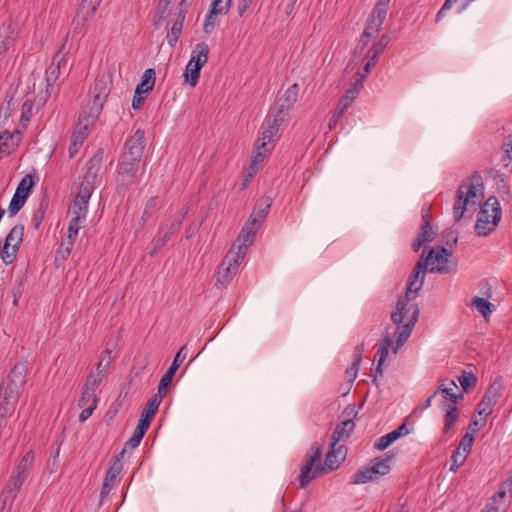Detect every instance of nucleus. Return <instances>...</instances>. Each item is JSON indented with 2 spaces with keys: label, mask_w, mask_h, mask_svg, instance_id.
Here are the masks:
<instances>
[{
  "label": "nucleus",
  "mask_w": 512,
  "mask_h": 512,
  "mask_svg": "<svg viewBox=\"0 0 512 512\" xmlns=\"http://www.w3.org/2000/svg\"><path fill=\"white\" fill-rule=\"evenodd\" d=\"M485 418L484 417L483 419L479 420L477 418H472V421L471 423L468 425V428H467V432L466 433H471L472 436H474L475 434H477L480 430L481 427H483L485 425Z\"/></svg>",
  "instance_id": "56"
},
{
  "label": "nucleus",
  "mask_w": 512,
  "mask_h": 512,
  "mask_svg": "<svg viewBox=\"0 0 512 512\" xmlns=\"http://www.w3.org/2000/svg\"><path fill=\"white\" fill-rule=\"evenodd\" d=\"M155 84V71L152 68L146 69L141 76L140 83L135 89L137 95H142L151 91Z\"/></svg>",
  "instance_id": "31"
},
{
  "label": "nucleus",
  "mask_w": 512,
  "mask_h": 512,
  "mask_svg": "<svg viewBox=\"0 0 512 512\" xmlns=\"http://www.w3.org/2000/svg\"><path fill=\"white\" fill-rule=\"evenodd\" d=\"M34 186L33 177L30 174L25 175L17 186V194L27 199L31 188Z\"/></svg>",
  "instance_id": "41"
},
{
  "label": "nucleus",
  "mask_w": 512,
  "mask_h": 512,
  "mask_svg": "<svg viewBox=\"0 0 512 512\" xmlns=\"http://www.w3.org/2000/svg\"><path fill=\"white\" fill-rule=\"evenodd\" d=\"M245 256L232 247L221 262L217 275V285L226 286L236 275Z\"/></svg>",
  "instance_id": "9"
},
{
  "label": "nucleus",
  "mask_w": 512,
  "mask_h": 512,
  "mask_svg": "<svg viewBox=\"0 0 512 512\" xmlns=\"http://www.w3.org/2000/svg\"><path fill=\"white\" fill-rule=\"evenodd\" d=\"M396 440V434H393V432L391 431L390 433H387L386 435H383L379 439H377L376 442L374 443V447L378 450H384Z\"/></svg>",
  "instance_id": "49"
},
{
  "label": "nucleus",
  "mask_w": 512,
  "mask_h": 512,
  "mask_svg": "<svg viewBox=\"0 0 512 512\" xmlns=\"http://www.w3.org/2000/svg\"><path fill=\"white\" fill-rule=\"evenodd\" d=\"M111 80L106 75H99L90 89V98L87 108L100 112L110 93Z\"/></svg>",
  "instance_id": "10"
},
{
  "label": "nucleus",
  "mask_w": 512,
  "mask_h": 512,
  "mask_svg": "<svg viewBox=\"0 0 512 512\" xmlns=\"http://www.w3.org/2000/svg\"><path fill=\"white\" fill-rule=\"evenodd\" d=\"M21 132L18 128L0 129V156H8L18 146L21 140Z\"/></svg>",
  "instance_id": "20"
},
{
  "label": "nucleus",
  "mask_w": 512,
  "mask_h": 512,
  "mask_svg": "<svg viewBox=\"0 0 512 512\" xmlns=\"http://www.w3.org/2000/svg\"><path fill=\"white\" fill-rule=\"evenodd\" d=\"M163 233H164V227L161 226L158 231V234L153 239L154 251L151 252V255L156 253L159 249H161L166 244V242L162 239Z\"/></svg>",
  "instance_id": "57"
},
{
  "label": "nucleus",
  "mask_w": 512,
  "mask_h": 512,
  "mask_svg": "<svg viewBox=\"0 0 512 512\" xmlns=\"http://www.w3.org/2000/svg\"><path fill=\"white\" fill-rule=\"evenodd\" d=\"M187 356L186 346H182L179 351L176 353L170 367L166 371V373L160 379L158 389L159 391L167 392L168 386L171 384L178 368L183 363Z\"/></svg>",
  "instance_id": "19"
},
{
  "label": "nucleus",
  "mask_w": 512,
  "mask_h": 512,
  "mask_svg": "<svg viewBox=\"0 0 512 512\" xmlns=\"http://www.w3.org/2000/svg\"><path fill=\"white\" fill-rule=\"evenodd\" d=\"M185 14H186V11H185V3H184V0L180 3V9H179V12H178V15L176 17V19L174 20L173 24L171 25V27L168 29L167 31V42L170 46H175L181 33H182V28H183V22H184V19H185Z\"/></svg>",
  "instance_id": "24"
},
{
  "label": "nucleus",
  "mask_w": 512,
  "mask_h": 512,
  "mask_svg": "<svg viewBox=\"0 0 512 512\" xmlns=\"http://www.w3.org/2000/svg\"><path fill=\"white\" fill-rule=\"evenodd\" d=\"M99 115L100 112H95L92 109L85 108L80 113L73 132L87 138L94 130Z\"/></svg>",
  "instance_id": "15"
},
{
  "label": "nucleus",
  "mask_w": 512,
  "mask_h": 512,
  "mask_svg": "<svg viewBox=\"0 0 512 512\" xmlns=\"http://www.w3.org/2000/svg\"><path fill=\"white\" fill-rule=\"evenodd\" d=\"M458 417H459V412H458L457 407L452 404L447 405L446 413L444 416V428H443V431L445 433H448L453 428V426L455 425V423L458 420Z\"/></svg>",
  "instance_id": "36"
},
{
  "label": "nucleus",
  "mask_w": 512,
  "mask_h": 512,
  "mask_svg": "<svg viewBox=\"0 0 512 512\" xmlns=\"http://www.w3.org/2000/svg\"><path fill=\"white\" fill-rule=\"evenodd\" d=\"M102 0H82L77 10L76 18L85 23L91 20L100 6Z\"/></svg>",
  "instance_id": "26"
},
{
  "label": "nucleus",
  "mask_w": 512,
  "mask_h": 512,
  "mask_svg": "<svg viewBox=\"0 0 512 512\" xmlns=\"http://www.w3.org/2000/svg\"><path fill=\"white\" fill-rule=\"evenodd\" d=\"M95 187H96V185L81 180L80 185H79V191H78L76 197H79L80 199H85V200L89 201Z\"/></svg>",
  "instance_id": "51"
},
{
  "label": "nucleus",
  "mask_w": 512,
  "mask_h": 512,
  "mask_svg": "<svg viewBox=\"0 0 512 512\" xmlns=\"http://www.w3.org/2000/svg\"><path fill=\"white\" fill-rule=\"evenodd\" d=\"M260 226L255 224V222L247 221L236 240V243L233 245L236 252H242V255L245 256L248 247L253 243L255 239V235L259 230Z\"/></svg>",
  "instance_id": "14"
},
{
  "label": "nucleus",
  "mask_w": 512,
  "mask_h": 512,
  "mask_svg": "<svg viewBox=\"0 0 512 512\" xmlns=\"http://www.w3.org/2000/svg\"><path fill=\"white\" fill-rule=\"evenodd\" d=\"M165 394V392L158 390L157 393L149 399L141 415L152 419V417L158 410L159 405L161 404Z\"/></svg>",
  "instance_id": "35"
},
{
  "label": "nucleus",
  "mask_w": 512,
  "mask_h": 512,
  "mask_svg": "<svg viewBox=\"0 0 512 512\" xmlns=\"http://www.w3.org/2000/svg\"><path fill=\"white\" fill-rule=\"evenodd\" d=\"M484 199V184L479 174H474L465 179L458 187L456 199L453 205V217L460 221L465 212L475 211Z\"/></svg>",
  "instance_id": "3"
},
{
  "label": "nucleus",
  "mask_w": 512,
  "mask_h": 512,
  "mask_svg": "<svg viewBox=\"0 0 512 512\" xmlns=\"http://www.w3.org/2000/svg\"><path fill=\"white\" fill-rule=\"evenodd\" d=\"M85 137L78 135L76 133H72L71 136V142L69 145V156L72 158L74 157L80 150V148L83 146V143L85 141Z\"/></svg>",
  "instance_id": "46"
},
{
  "label": "nucleus",
  "mask_w": 512,
  "mask_h": 512,
  "mask_svg": "<svg viewBox=\"0 0 512 512\" xmlns=\"http://www.w3.org/2000/svg\"><path fill=\"white\" fill-rule=\"evenodd\" d=\"M18 35V25L14 21L3 22L0 25V54L5 53L14 43Z\"/></svg>",
  "instance_id": "21"
},
{
  "label": "nucleus",
  "mask_w": 512,
  "mask_h": 512,
  "mask_svg": "<svg viewBox=\"0 0 512 512\" xmlns=\"http://www.w3.org/2000/svg\"><path fill=\"white\" fill-rule=\"evenodd\" d=\"M101 163L99 159L92 158L85 165V172L82 180L97 186Z\"/></svg>",
  "instance_id": "30"
},
{
  "label": "nucleus",
  "mask_w": 512,
  "mask_h": 512,
  "mask_svg": "<svg viewBox=\"0 0 512 512\" xmlns=\"http://www.w3.org/2000/svg\"><path fill=\"white\" fill-rule=\"evenodd\" d=\"M472 305L483 315L484 318H487L494 309V305L492 303L487 299L480 297H475L472 300Z\"/></svg>",
  "instance_id": "37"
},
{
  "label": "nucleus",
  "mask_w": 512,
  "mask_h": 512,
  "mask_svg": "<svg viewBox=\"0 0 512 512\" xmlns=\"http://www.w3.org/2000/svg\"><path fill=\"white\" fill-rule=\"evenodd\" d=\"M508 486H504V483L500 487L499 491L492 498V503L486 505V507L481 512H496L499 507H496L494 504L498 502V500H503L506 497Z\"/></svg>",
  "instance_id": "45"
},
{
  "label": "nucleus",
  "mask_w": 512,
  "mask_h": 512,
  "mask_svg": "<svg viewBox=\"0 0 512 512\" xmlns=\"http://www.w3.org/2000/svg\"><path fill=\"white\" fill-rule=\"evenodd\" d=\"M254 0H239L238 1V15L242 17L244 13L248 10V8L251 6Z\"/></svg>",
  "instance_id": "63"
},
{
  "label": "nucleus",
  "mask_w": 512,
  "mask_h": 512,
  "mask_svg": "<svg viewBox=\"0 0 512 512\" xmlns=\"http://www.w3.org/2000/svg\"><path fill=\"white\" fill-rule=\"evenodd\" d=\"M33 110V103L30 100H26L22 105L21 123L26 128L27 123L31 119Z\"/></svg>",
  "instance_id": "52"
},
{
  "label": "nucleus",
  "mask_w": 512,
  "mask_h": 512,
  "mask_svg": "<svg viewBox=\"0 0 512 512\" xmlns=\"http://www.w3.org/2000/svg\"><path fill=\"white\" fill-rule=\"evenodd\" d=\"M272 152L271 149L264 147V143L255 145L253 150L251 165L249 167L248 177H253L258 171V165L263 163L265 158Z\"/></svg>",
  "instance_id": "28"
},
{
  "label": "nucleus",
  "mask_w": 512,
  "mask_h": 512,
  "mask_svg": "<svg viewBox=\"0 0 512 512\" xmlns=\"http://www.w3.org/2000/svg\"><path fill=\"white\" fill-rule=\"evenodd\" d=\"M144 435L138 432L137 430L134 431L132 437L125 443V447L128 448H136L141 440L143 439Z\"/></svg>",
  "instance_id": "58"
},
{
  "label": "nucleus",
  "mask_w": 512,
  "mask_h": 512,
  "mask_svg": "<svg viewBox=\"0 0 512 512\" xmlns=\"http://www.w3.org/2000/svg\"><path fill=\"white\" fill-rule=\"evenodd\" d=\"M359 365L357 363H352L351 366H349L346 371V378L350 383H353L357 377L358 374Z\"/></svg>",
  "instance_id": "59"
},
{
  "label": "nucleus",
  "mask_w": 512,
  "mask_h": 512,
  "mask_svg": "<svg viewBox=\"0 0 512 512\" xmlns=\"http://www.w3.org/2000/svg\"><path fill=\"white\" fill-rule=\"evenodd\" d=\"M1 251V258L2 261L6 264H12L16 258V255L18 251L14 250L13 248L7 247L6 245H3V248Z\"/></svg>",
  "instance_id": "53"
},
{
  "label": "nucleus",
  "mask_w": 512,
  "mask_h": 512,
  "mask_svg": "<svg viewBox=\"0 0 512 512\" xmlns=\"http://www.w3.org/2000/svg\"><path fill=\"white\" fill-rule=\"evenodd\" d=\"M354 428L355 424L350 418H346L341 423H339L331 436L330 443H332V448L339 445V442L347 439L353 432Z\"/></svg>",
  "instance_id": "25"
},
{
  "label": "nucleus",
  "mask_w": 512,
  "mask_h": 512,
  "mask_svg": "<svg viewBox=\"0 0 512 512\" xmlns=\"http://www.w3.org/2000/svg\"><path fill=\"white\" fill-rule=\"evenodd\" d=\"M390 2L391 0H377L368 16L363 34L361 35L358 45L355 48V55L362 54L364 48L368 45L369 40H375L378 36L384 20L386 19L390 7Z\"/></svg>",
  "instance_id": "4"
},
{
  "label": "nucleus",
  "mask_w": 512,
  "mask_h": 512,
  "mask_svg": "<svg viewBox=\"0 0 512 512\" xmlns=\"http://www.w3.org/2000/svg\"><path fill=\"white\" fill-rule=\"evenodd\" d=\"M457 379L465 392H468L469 389L474 387L477 383V377L469 371H463Z\"/></svg>",
  "instance_id": "40"
},
{
  "label": "nucleus",
  "mask_w": 512,
  "mask_h": 512,
  "mask_svg": "<svg viewBox=\"0 0 512 512\" xmlns=\"http://www.w3.org/2000/svg\"><path fill=\"white\" fill-rule=\"evenodd\" d=\"M122 470V465L119 462H116L112 465V467L107 471L105 476V481L112 484L116 477L120 474Z\"/></svg>",
  "instance_id": "55"
},
{
  "label": "nucleus",
  "mask_w": 512,
  "mask_h": 512,
  "mask_svg": "<svg viewBox=\"0 0 512 512\" xmlns=\"http://www.w3.org/2000/svg\"><path fill=\"white\" fill-rule=\"evenodd\" d=\"M372 43L370 48L366 51L365 56L362 60L364 66L362 70H358L355 74V86H362L364 80L371 72V69L376 65L379 57L384 52L390 42V37L387 34H383L379 40Z\"/></svg>",
  "instance_id": "6"
},
{
  "label": "nucleus",
  "mask_w": 512,
  "mask_h": 512,
  "mask_svg": "<svg viewBox=\"0 0 512 512\" xmlns=\"http://www.w3.org/2000/svg\"><path fill=\"white\" fill-rule=\"evenodd\" d=\"M473 441L474 436H472L471 433H465V435L461 438L459 447L457 449H459L462 453H466V455H468L472 447Z\"/></svg>",
  "instance_id": "54"
},
{
  "label": "nucleus",
  "mask_w": 512,
  "mask_h": 512,
  "mask_svg": "<svg viewBox=\"0 0 512 512\" xmlns=\"http://www.w3.org/2000/svg\"><path fill=\"white\" fill-rule=\"evenodd\" d=\"M231 2L232 0H214L212 2L203 24L205 33L208 34L213 31L216 25V17L220 14H226L230 9Z\"/></svg>",
  "instance_id": "16"
},
{
  "label": "nucleus",
  "mask_w": 512,
  "mask_h": 512,
  "mask_svg": "<svg viewBox=\"0 0 512 512\" xmlns=\"http://www.w3.org/2000/svg\"><path fill=\"white\" fill-rule=\"evenodd\" d=\"M104 354H108V358L101 357L99 362L96 365L95 372L100 373L102 375H105L107 369L110 366V363L113 359L112 357V350L109 348L104 349Z\"/></svg>",
  "instance_id": "47"
},
{
  "label": "nucleus",
  "mask_w": 512,
  "mask_h": 512,
  "mask_svg": "<svg viewBox=\"0 0 512 512\" xmlns=\"http://www.w3.org/2000/svg\"><path fill=\"white\" fill-rule=\"evenodd\" d=\"M145 148V133L138 129L126 142V151L123 156L132 159L136 158L141 161Z\"/></svg>",
  "instance_id": "18"
},
{
  "label": "nucleus",
  "mask_w": 512,
  "mask_h": 512,
  "mask_svg": "<svg viewBox=\"0 0 512 512\" xmlns=\"http://www.w3.org/2000/svg\"><path fill=\"white\" fill-rule=\"evenodd\" d=\"M34 461L33 451H27L19 461L18 465L12 472V475L7 483L6 490L9 493L19 490L24 484L28 471L31 469Z\"/></svg>",
  "instance_id": "11"
},
{
  "label": "nucleus",
  "mask_w": 512,
  "mask_h": 512,
  "mask_svg": "<svg viewBox=\"0 0 512 512\" xmlns=\"http://www.w3.org/2000/svg\"><path fill=\"white\" fill-rule=\"evenodd\" d=\"M209 47L205 42L197 43L192 50L191 58L186 65L184 72V80L191 87H195L198 83L200 70L208 61Z\"/></svg>",
  "instance_id": "8"
},
{
  "label": "nucleus",
  "mask_w": 512,
  "mask_h": 512,
  "mask_svg": "<svg viewBox=\"0 0 512 512\" xmlns=\"http://www.w3.org/2000/svg\"><path fill=\"white\" fill-rule=\"evenodd\" d=\"M323 444L314 443L306 454V463L301 469L299 476L300 487H306L313 479L322 473H328L337 469L346 458V449L343 445L332 448L330 443L329 451L323 465L320 464Z\"/></svg>",
  "instance_id": "2"
},
{
  "label": "nucleus",
  "mask_w": 512,
  "mask_h": 512,
  "mask_svg": "<svg viewBox=\"0 0 512 512\" xmlns=\"http://www.w3.org/2000/svg\"><path fill=\"white\" fill-rule=\"evenodd\" d=\"M86 219L79 218V216H73L68 226V246L65 248V253L68 255L71 252L73 243L75 242L79 230L82 228L83 222Z\"/></svg>",
  "instance_id": "32"
},
{
  "label": "nucleus",
  "mask_w": 512,
  "mask_h": 512,
  "mask_svg": "<svg viewBox=\"0 0 512 512\" xmlns=\"http://www.w3.org/2000/svg\"><path fill=\"white\" fill-rule=\"evenodd\" d=\"M393 454H386L383 458H376L371 462L370 467H365L358 470L352 479L350 484H365L370 481H375L379 477L388 474L391 470L390 461L393 458Z\"/></svg>",
  "instance_id": "7"
},
{
  "label": "nucleus",
  "mask_w": 512,
  "mask_h": 512,
  "mask_svg": "<svg viewBox=\"0 0 512 512\" xmlns=\"http://www.w3.org/2000/svg\"><path fill=\"white\" fill-rule=\"evenodd\" d=\"M67 59L64 54L60 51L55 54L51 64L46 69L45 80H46V93L50 95V89H53V85L56 83L60 76L62 67H65Z\"/></svg>",
  "instance_id": "17"
},
{
  "label": "nucleus",
  "mask_w": 512,
  "mask_h": 512,
  "mask_svg": "<svg viewBox=\"0 0 512 512\" xmlns=\"http://www.w3.org/2000/svg\"><path fill=\"white\" fill-rule=\"evenodd\" d=\"M171 2L172 0H159L157 9V15L159 17V20H162L166 17V11Z\"/></svg>",
  "instance_id": "60"
},
{
  "label": "nucleus",
  "mask_w": 512,
  "mask_h": 512,
  "mask_svg": "<svg viewBox=\"0 0 512 512\" xmlns=\"http://www.w3.org/2000/svg\"><path fill=\"white\" fill-rule=\"evenodd\" d=\"M150 422H151L150 418H147V417H144L141 415V418H140L139 423L135 430H137L141 434L145 435L146 431L148 430V428L150 426Z\"/></svg>",
  "instance_id": "61"
},
{
  "label": "nucleus",
  "mask_w": 512,
  "mask_h": 512,
  "mask_svg": "<svg viewBox=\"0 0 512 512\" xmlns=\"http://www.w3.org/2000/svg\"><path fill=\"white\" fill-rule=\"evenodd\" d=\"M88 200L80 199L76 197L71 209V215L79 216V218L86 219L87 211H88Z\"/></svg>",
  "instance_id": "38"
},
{
  "label": "nucleus",
  "mask_w": 512,
  "mask_h": 512,
  "mask_svg": "<svg viewBox=\"0 0 512 512\" xmlns=\"http://www.w3.org/2000/svg\"><path fill=\"white\" fill-rule=\"evenodd\" d=\"M24 235V226L23 225H15L10 232L7 234L4 245L14 250L18 251L20 244L22 243Z\"/></svg>",
  "instance_id": "34"
},
{
  "label": "nucleus",
  "mask_w": 512,
  "mask_h": 512,
  "mask_svg": "<svg viewBox=\"0 0 512 512\" xmlns=\"http://www.w3.org/2000/svg\"><path fill=\"white\" fill-rule=\"evenodd\" d=\"M457 389V385L454 381H450L449 386L447 388H438L436 391L441 393L445 398L449 399L452 402V405H455L459 398H463V395H457L454 390Z\"/></svg>",
  "instance_id": "43"
},
{
  "label": "nucleus",
  "mask_w": 512,
  "mask_h": 512,
  "mask_svg": "<svg viewBox=\"0 0 512 512\" xmlns=\"http://www.w3.org/2000/svg\"><path fill=\"white\" fill-rule=\"evenodd\" d=\"M98 398L96 396V393L90 390L82 388V393L80 398L78 399V406L79 407H85V406H97Z\"/></svg>",
  "instance_id": "39"
},
{
  "label": "nucleus",
  "mask_w": 512,
  "mask_h": 512,
  "mask_svg": "<svg viewBox=\"0 0 512 512\" xmlns=\"http://www.w3.org/2000/svg\"><path fill=\"white\" fill-rule=\"evenodd\" d=\"M104 375L97 373L95 371H91L89 375L86 378V381L84 383V388L90 391H93L96 393V390L100 383L103 380Z\"/></svg>",
  "instance_id": "42"
},
{
  "label": "nucleus",
  "mask_w": 512,
  "mask_h": 512,
  "mask_svg": "<svg viewBox=\"0 0 512 512\" xmlns=\"http://www.w3.org/2000/svg\"><path fill=\"white\" fill-rule=\"evenodd\" d=\"M466 458V453H462L459 449H456L451 456L452 464L450 466V471L457 472L459 467L464 464Z\"/></svg>",
  "instance_id": "50"
},
{
  "label": "nucleus",
  "mask_w": 512,
  "mask_h": 512,
  "mask_svg": "<svg viewBox=\"0 0 512 512\" xmlns=\"http://www.w3.org/2000/svg\"><path fill=\"white\" fill-rule=\"evenodd\" d=\"M502 389V379L496 378L488 387L481 402L478 404L477 412L480 416L487 417L492 413L493 407L496 405Z\"/></svg>",
  "instance_id": "12"
},
{
  "label": "nucleus",
  "mask_w": 512,
  "mask_h": 512,
  "mask_svg": "<svg viewBox=\"0 0 512 512\" xmlns=\"http://www.w3.org/2000/svg\"><path fill=\"white\" fill-rule=\"evenodd\" d=\"M270 207L271 199L269 197H263L259 199L248 220L251 222H255V224H257L258 226H261V223L268 215Z\"/></svg>",
  "instance_id": "27"
},
{
  "label": "nucleus",
  "mask_w": 512,
  "mask_h": 512,
  "mask_svg": "<svg viewBox=\"0 0 512 512\" xmlns=\"http://www.w3.org/2000/svg\"><path fill=\"white\" fill-rule=\"evenodd\" d=\"M502 211L496 197H489L481 207L475 224V231L478 236H488L498 226L501 220Z\"/></svg>",
  "instance_id": "5"
},
{
  "label": "nucleus",
  "mask_w": 512,
  "mask_h": 512,
  "mask_svg": "<svg viewBox=\"0 0 512 512\" xmlns=\"http://www.w3.org/2000/svg\"><path fill=\"white\" fill-rule=\"evenodd\" d=\"M25 201H26V199L23 196L15 193L10 201V204H9V208H8L9 214L11 216L16 215L19 212V210L23 207V205L25 204Z\"/></svg>",
  "instance_id": "48"
},
{
  "label": "nucleus",
  "mask_w": 512,
  "mask_h": 512,
  "mask_svg": "<svg viewBox=\"0 0 512 512\" xmlns=\"http://www.w3.org/2000/svg\"><path fill=\"white\" fill-rule=\"evenodd\" d=\"M13 107V101L12 99L4 102L2 106L0 107V129H8L7 123L11 114V110Z\"/></svg>",
  "instance_id": "44"
},
{
  "label": "nucleus",
  "mask_w": 512,
  "mask_h": 512,
  "mask_svg": "<svg viewBox=\"0 0 512 512\" xmlns=\"http://www.w3.org/2000/svg\"><path fill=\"white\" fill-rule=\"evenodd\" d=\"M299 93V86L297 83L292 84L287 88L283 97L279 100L280 113L288 111L297 102Z\"/></svg>",
  "instance_id": "29"
},
{
  "label": "nucleus",
  "mask_w": 512,
  "mask_h": 512,
  "mask_svg": "<svg viewBox=\"0 0 512 512\" xmlns=\"http://www.w3.org/2000/svg\"><path fill=\"white\" fill-rule=\"evenodd\" d=\"M344 115V113L337 108L335 109L330 121H329V129L332 130L336 127L341 117Z\"/></svg>",
  "instance_id": "64"
},
{
  "label": "nucleus",
  "mask_w": 512,
  "mask_h": 512,
  "mask_svg": "<svg viewBox=\"0 0 512 512\" xmlns=\"http://www.w3.org/2000/svg\"><path fill=\"white\" fill-rule=\"evenodd\" d=\"M450 256V252L444 247L433 248L427 255H425V251L422 252L410 275L406 293L399 297L396 310L391 313V320L397 326L393 332V337L396 338L394 353H397L398 349L408 340L418 320L419 308L413 300L423 286L426 272L449 273Z\"/></svg>",
  "instance_id": "1"
},
{
  "label": "nucleus",
  "mask_w": 512,
  "mask_h": 512,
  "mask_svg": "<svg viewBox=\"0 0 512 512\" xmlns=\"http://www.w3.org/2000/svg\"><path fill=\"white\" fill-rule=\"evenodd\" d=\"M266 127L263 130L261 136L257 139V144L264 143V147L273 150L276 134L279 129L278 119L276 117L268 118L266 121Z\"/></svg>",
  "instance_id": "22"
},
{
  "label": "nucleus",
  "mask_w": 512,
  "mask_h": 512,
  "mask_svg": "<svg viewBox=\"0 0 512 512\" xmlns=\"http://www.w3.org/2000/svg\"><path fill=\"white\" fill-rule=\"evenodd\" d=\"M422 221L421 232L412 245L415 252L419 251L426 243L432 242L436 236V231L430 225L428 214L422 216Z\"/></svg>",
  "instance_id": "23"
},
{
  "label": "nucleus",
  "mask_w": 512,
  "mask_h": 512,
  "mask_svg": "<svg viewBox=\"0 0 512 512\" xmlns=\"http://www.w3.org/2000/svg\"><path fill=\"white\" fill-rule=\"evenodd\" d=\"M97 406H85L80 407L82 409L80 415H79V421L84 422L86 421L93 413V411L96 409Z\"/></svg>",
  "instance_id": "62"
},
{
  "label": "nucleus",
  "mask_w": 512,
  "mask_h": 512,
  "mask_svg": "<svg viewBox=\"0 0 512 512\" xmlns=\"http://www.w3.org/2000/svg\"><path fill=\"white\" fill-rule=\"evenodd\" d=\"M392 345L391 334L387 331L377 349L375 358L378 360L377 372L382 373L381 366L385 362L389 354V348Z\"/></svg>",
  "instance_id": "33"
},
{
  "label": "nucleus",
  "mask_w": 512,
  "mask_h": 512,
  "mask_svg": "<svg viewBox=\"0 0 512 512\" xmlns=\"http://www.w3.org/2000/svg\"><path fill=\"white\" fill-rule=\"evenodd\" d=\"M139 165L140 160H137L136 158L129 159L125 156H122L118 164V181L122 185L133 183L136 178Z\"/></svg>",
  "instance_id": "13"
}]
</instances>
